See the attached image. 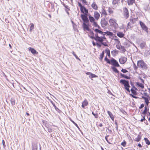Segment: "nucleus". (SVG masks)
<instances>
[{
  "label": "nucleus",
  "mask_w": 150,
  "mask_h": 150,
  "mask_svg": "<svg viewBox=\"0 0 150 150\" xmlns=\"http://www.w3.org/2000/svg\"><path fill=\"white\" fill-rule=\"evenodd\" d=\"M144 108H145V109H144V111L142 112V113L143 114L145 115L147 111V107L146 106H145Z\"/></svg>",
  "instance_id": "obj_35"
},
{
  "label": "nucleus",
  "mask_w": 150,
  "mask_h": 150,
  "mask_svg": "<svg viewBox=\"0 0 150 150\" xmlns=\"http://www.w3.org/2000/svg\"><path fill=\"white\" fill-rule=\"evenodd\" d=\"M108 136H106L105 137V139L106 140V141H107V142L109 144H110L111 143L109 142L108 139Z\"/></svg>",
  "instance_id": "obj_54"
},
{
  "label": "nucleus",
  "mask_w": 150,
  "mask_h": 150,
  "mask_svg": "<svg viewBox=\"0 0 150 150\" xmlns=\"http://www.w3.org/2000/svg\"><path fill=\"white\" fill-rule=\"evenodd\" d=\"M47 130L48 132H51L52 131V129L50 128H48L47 129Z\"/></svg>",
  "instance_id": "obj_52"
},
{
  "label": "nucleus",
  "mask_w": 150,
  "mask_h": 150,
  "mask_svg": "<svg viewBox=\"0 0 150 150\" xmlns=\"http://www.w3.org/2000/svg\"><path fill=\"white\" fill-rule=\"evenodd\" d=\"M109 12L110 13H113V11L112 9H111L110 8L108 9Z\"/></svg>",
  "instance_id": "obj_53"
},
{
  "label": "nucleus",
  "mask_w": 150,
  "mask_h": 150,
  "mask_svg": "<svg viewBox=\"0 0 150 150\" xmlns=\"http://www.w3.org/2000/svg\"><path fill=\"white\" fill-rule=\"evenodd\" d=\"M81 17L84 23H87L89 21L87 17V15L81 14Z\"/></svg>",
  "instance_id": "obj_5"
},
{
  "label": "nucleus",
  "mask_w": 150,
  "mask_h": 150,
  "mask_svg": "<svg viewBox=\"0 0 150 150\" xmlns=\"http://www.w3.org/2000/svg\"><path fill=\"white\" fill-rule=\"evenodd\" d=\"M142 98L144 100L146 104L147 105H148L149 103V101L148 99L144 96H142Z\"/></svg>",
  "instance_id": "obj_23"
},
{
  "label": "nucleus",
  "mask_w": 150,
  "mask_h": 150,
  "mask_svg": "<svg viewBox=\"0 0 150 150\" xmlns=\"http://www.w3.org/2000/svg\"><path fill=\"white\" fill-rule=\"evenodd\" d=\"M139 79L141 80V82L143 83H144V81L141 77H139Z\"/></svg>",
  "instance_id": "obj_60"
},
{
  "label": "nucleus",
  "mask_w": 150,
  "mask_h": 150,
  "mask_svg": "<svg viewBox=\"0 0 150 150\" xmlns=\"http://www.w3.org/2000/svg\"><path fill=\"white\" fill-rule=\"evenodd\" d=\"M102 16H103L104 18H105L107 15V14L105 10L104 9L103 7L102 8L100 11Z\"/></svg>",
  "instance_id": "obj_8"
},
{
  "label": "nucleus",
  "mask_w": 150,
  "mask_h": 150,
  "mask_svg": "<svg viewBox=\"0 0 150 150\" xmlns=\"http://www.w3.org/2000/svg\"><path fill=\"white\" fill-rule=\"evenodd\" d=\"M11 104L12 105H14L15 104V101L14 99L11 98L10 100Z\"/></svg>",
  "instance_id": "obj_30"
},
{
  "label": "nucleus",
  "mask_w": 150,
  "mask_h": 150,
  "mask_svg": "<svg viewBox=\"0 0 150 150\" xmlns=\"http://www.w3.org/2000/svg\"><path fill=\"white\" fill-rule=\"evenodd\" d=\"M81 12L84 13L85 15H87L88 13V10L84 6L82 8L81 11Z\"/></svg>",
  "instance_id": "obj_13"
},
{
  "label": "nucleus",
  "mask_w": 150,
  "mask_h": 150,
  "mask_svg": "<svg viewBox=\"0 0 150 150\" xmlns=\"http://www.w3.org/2000/svg\"><path fill=\"white\" fill-rule=\"evenodd\" d=\"M134 2V0H128V4L129 5H132Z\"/></svg>",
  "instance_id": "obj_29"
},
{
  "label": "nucleus",
  "mask_w": 150,
  "mask_h": 150,
  "mask_svg": "<svg viewBox=\"0 0 150 150\" xmlns=\"http://www.w3.org/2000/svg\"><path fill=\"white\" fill-rule=\"evenodd\" d=\"M29 50L33 54H35L37 52L33 48H30L29 49Z\"/></svg>",
  "instance_id": "obj_22"
},
{
  "label": "nucleus",
  "mask_w": 150,
  "mask_h": 150,
  "mask_svg": "<svg viewBox=\"0 0 150 150\" xmlns=\"http://www.w3.org/2000/svg\"><path fill=\"white\" fill-rule=\"evenodd\" d=\"M88 104V102L86 100H84L82 103V107L83 108H85V106H86Z\"/></svg>",
  "instance_id": "obj_17"
},
{
  "label": "nucleus",
  "mask_w": 150,
  "mask_h": 150,
  "mask_svg": "<svg viewBox=\"0 0 150 150\" xmlns=\"http://www.w3.org/2000/svg\"><path fill=\"white\" fill-rule=\"evenodd\" d=\"M95 31L97 33H99L101 34H102L103 33V32L102 31L98 29H95Z\"/></svg>",
  "instance_id": "obj_39"
},
{
  "label": "nucleus",
  "mask_w": 150,
  "mask_h": 150,
  "mask_svg": "<svg viewBox=\"0 0 150 150\" xmlns=\"http://www.w3.org/2000/svg\"><path fill=\"white\" fill-rule=\"evenodd\" d=\"M123 15L124 17L126 19L127 18L129 17V14L128 10L126 7L123 8Z\"/></svg>",
  "instance_id": "obj_3"
},
{
  "label": "nucleus",
  "mask_w": 150,
  "mask_h": 150,
  "mask_svg": "<svg viewBox=\"0 0 150 150\" xmlns=\"http://www.w3.org/2000/svg\"><path fill=\"white\" fill-rule=\"evenodd\" d=\"M112 69L113 70V71H115V72L116 73H118L119 72V71L117 69V68H116L115 67H112Z\"/></svg>",
  "instance_id": "obj_40"
},
{
  "label": "nucleus",
  "mask_w": 150,
  "mask_h": 150,
  "mask_svg": "<svg viewBox=\"0 0 150 150\" xmlns=\"http://www.w3.org/2000/svg\"><path fill=\"white\" fill-rule=\"evenodd\" d=\"M104 53H105L104 52V51H103L102 52L101 54L100 55V57H99V59H100V61H102L103 58L104 56Z\"/></svg>",
  "instance_id": "obj_24"
},
{
  "label": "nucleus",
  "mask_w": 150,
  "mask_h": 150,
  "mask_svg": "<svg viewBox=\"0 0 150 150\" xmlns=\"http://www.w3.org/2000/svg\"><path fill=\"white\" fill-rule=\"evenodd\" d=\"M133 65L134 69V70H136L138 68L136 66V65L134 63H133Z\"/></svg>",
  "instance_id": "obj_51"
},
{
  "label": "nucleus",
  "mask_w": 150,
  "mask_h": 150,
  "mask_svg": "<svg viewBox=\"0 0 150 150\" xmlns=\"http://www.w3.org/2000/svg\"><path fill=\"white\" fill-rule=\"evenodd\" d=\"M133 98H137L138 97H137L135 96H134L133 95H132V94H131L130 95Z\"/></svg>",
  "instance_id": "obj_62"
},
{
  "label": "nucleus",
  "mask_w": 150,
  "mask_h": 150,
  "mask_svg": "<svg viewBox=\"0 0 150 150\" xmlns=\"http://www.w3.org/2000/svg\"><path fill=\"white\" fill-rule=\"evenodd\" d=\"M72 122L78 128H79L77 124L75 122H74V121H72Z\"/></svg>",
  "instance_id": "obj_64"
},
{
  "label": "nucleus",
  "mask_w": 150,
  "mask_h": 150,
  "mask_svg": "<svg viewBox=\"0 0 150 150\" xmlns=\"http://www.w3.org/2000/svg\"><path fill=\"white\" fill-rule=\"evenodd\" d=\"M92 113L95 116L96 118H98V116L97 113H95L93 112H92Z\"/></svg>",
  "instance_id": "obj_41"
},
{
  "label": "nucleus",
  "mask_w": 150,
  "mask_h": 150,
  "mask_svg": "<svg viewBox=\"0 0 150 150\" xmlns=\"http://www.w3.org/2000/svg\"><path fill=\"white\" fill-rule=\"evenodd\" d=\"M107 113L112 120L114 121V117L112 113L109 111H108Z\"/></svg>",
  "instance_id": "obj_20"
},
{
  "label": "nucleus",
  "mask_w": 150,
  "mask_h": 150,
  "mask_svg": "<svg viewBox=\"0 0 150 150\" xmlns=\"http://www.w3.org/2000/svg\"><path fill=\"white\" fill-rule=\"evenodd\" d=\"M140 139V138H139V137H137L136 138L135 140L137 142H139V141Z\"/></svg>",
  "instance_id": "obj_55"
},
{
  "label": "nucleus",
  "mask_w": 150,
  "mask_h": 150,
  "mask_svg": "<svg viewBox=\"0 0 150 150\" xmlns=\"http://www.w3.org/2000/svg\"><path fill=\"white\" fill-rule=\"evenodd\" d=\"M78 5L79 6L80 8V10L81 11L82 9V8L84 6H82L81 3L80 2H78Z\"/></svg>",
  "instance_id": "obj_43"
},
{
  "label": "nucleus",
  "mask_w": 150,
  "mask_h": 150,
  "mask_svg": "<svg viewBox=\"0 0 150 150\" xmlns=\"http://www.w3.org/2000/svg\"><path fill=\"white\" fill-rule=\"evenodd\" d=\"M144 104H142L139 107V108L140 109H142V108L143 107H144Z\"/></svg>",
  "instance_id": "obj_57"
},
{
  "label": "nucleus",
  "mask_w": 150,
  "mask_h": 150,
  "mask_svg": "<svg viewBox=\"0 0 150 150\" xmlns=\"http://www.w3.org/2000/svg\"><path fill=\"white\" fill-rule=\"evenodd\" d=\"M101 44L102 45H104V46H106V47H108V44H107L105 42H103Z\"/></svg>",
  "instance_id": "obj_49"
},
{
  "label": "nucleus",
  "mask_w": 150,
  "mask_h": 150,
  "mask_svg": "<svg viewBox=\"0 0 150 150\" xmlns=\"http://www.w3.org/2000/svg\"><path fill=\"white\" fill-rule=\"evenodd\" d=\"M127 59L125 57H122L119 59L120 63L122 64H125L127 61Z\"/></svg>",
  "instance_id": "obj_9"
},
{
  "label": "nucleus",
  "mask_w": 150,
  "mask_h": 150,
  "mask_svg": "<svg viewBox=\"0 0 150 150\" xmlns=\"http://www.w3.org/2000/svg\"><path fill=\"white\" fill-rule=\"evenodd\" d=\"M120 75L121 76H122V77H123L125 79H130L129 77L128 76H127L126 75H125L124 74H122L121 73L120 74Z\"/></svg>",
  "instance_id": "obj_27"
},
{
  "label": "nucleus",
  "mask_w": 150,
  "mask_h": 150,
  "mask_svg": "<svg viewBox=\"0 0 150 150\" xmlns=\"http://www.w3.org/2000/svg\"><path fill=\"white\" fill-rule=\"evenodd\" d=\"M96 45L98 47H101V45L98 43H96Z\"/></svg>",
  "instance_id": "obj_61"
},
{
  "label": "nucleus",
  "mask_w": 150,
  "mask_h": 150,
  "mask_svg": "<svg viewBox=\"0 0 150 150\" xmlns=\"http://www.w3.org/2000/svg\"><path fill=\"white\" fill-rule=\"evenodd\" d=\"M96 77L97 76L96 75L93 74L91 73L90 76H89V77H90V78H93Z\"/></svg>",
  "instance_id": "obj_37"
},
{
  "label": "nucleus",
  "mask_w": 150,
  "mask_h": 150,
  "mask_svg": "<svg viewBox=\"0 0 150 150\" xmlns=\"http://www.w3.org/2000/svg\"><path fill=\"white\" fill-rule=\"evenodd\" d=\"M145 120V116H144L143 117V118L141 120H140V121L141 122H143V121H144V120Z\"/></svg>",
  "instance_id": "obj_59"
},
{
  "label": "nucleus",
  "mask_w": 150,
  "mask_h": 150,
  "mask_svg": "<svg viewBox=\"0 0 150 150\" xmlns=\"http://www.w3.org/2000/svg\"><path fill=\"white\" fill-rule=\"evenodd\" d=\"M136 84L142 88H144V84L143 83L137 82Z\"/></svg>",
  "instance_id": "obj_21"
},
{
  "label": "nucleus",
  "mask_w": 150,
  "mask_h": 150,
  "mask_svg": "<svg viewBox=\"0 0 150 150\" xmlns=\"http://www.w3.org/2000/svg\"><path fill=\"white\" fill-rule=\"evenodd\" d=\"M32 145V150H38V145L37 143H33Z\"/></svg>",
  "instance_id": "obj_12"
},
{
  "label": "nucleus",
  "mask_w": 150,
  "mask_h": 150,
  "mask_svg": "<svg viewBox=\"0 0 150 150\" xmlns=\"http://www.w3.org/2000/svg\"><path fill=\"white\" fill-rule=\"evenodd\" d=\"M137 65L138 67H140L143 69H146L147 68L146 64L142 60L138 61Z\"/></svg>",
  "instance_id": "obj_2"
},
{
  "label": "nucleus",
  "mask_w": 150,
  "mask_h": 150,
  "mask_svg": "<svg viewBox=\"0 0 150 150\" xmlns=\"http://www.w3.org/2000/svg\"><path fill=\"white\" fill-rule=\"evenodd\" d=\"M83 28L84 30H86L88 31H89L90 30V29L89 28L87 25L85 23H83Z\"/></svg>",
  "instance_id": "obj_14"
},
{
  "label": "nucleus",
  "mask_w": 150,
  "mask_h": 150,
  "mask_svg": "<svg viewBox=\"0 0 150 150\" xmlns=\"http://www.w3.org/2000/svg\"><path fill=\"white\" fill-rule=\"evenodd\" d=\"M121 71L124 73H126L128 72L126 69H122Z\"/></svg>",
  "instance_id": "obj_46"
},
{
  "label": "nucleus",
  "mask_w": 150,
  "mask_h": 150,
  "mask_svg": "<svg viewBox=\"0 0 150 150\" xmlns=\"http://www.w3.org/2000/svg\"><path fill=\"white\" fill-rule=\"evenodd\" d=\"M115 22H116V20L115 19L113 18H111L109 21V22L111 25L115 23Z\"/></svg>",
  "instance_id": "obj_19"
},
{
  "label": "nucleus",
  "mask_w": 150,
  "mask_h": 150,
  "mask_svg": "<svg viewBox=\"0 0 150 150\" xmlns=\"http://www.w3.org/2000/svg\"><path fill=\"white\" fill-rule=\"evenodd\" d=\"M117 35L118 37L120 38L123 37L125 35L123 33L121 32L117 33Z\"/></svg>",
  "instance_id": "obj_18"
},
{
  "label": "nucleus",
  "mask_w": 150,
  "mask_h": 150,
  "mask_svg": "<svg viewBox=\"0 0 150 150\" xmlns=\"http://www.w3.org/2000/svg\"><path fill=\"white\" fill-rule=\"evenodd\" d=\"M120 83L122 84L124 86L125 88L126 89L127 91L129 92L130 91L129 89V88L130 87L129 85V81H127L125 79H121L120 81Z\"/></svg>",
  "instance_id": "obj_1"
},
{
  "label": "nucleus",
  "mask_w": 150,
  "mask_h": 150,
  "mask_svg": "<svg viewBox=\"0 0 150 150\" xmlns=\"http://www.w3.org/2000/svg\"><path fill=\"white\" fill-rule=\"evenodd\" d=\"M93 23V25L95 27H97V26H98V25L97 24L96 22L94 21Z\"/></svg>",
  "instance_id": "obj_50"
},
{
  "label": "nucleus",
  "mask_w": 150,
  "mask_h": 150,
  "mask_svg": "<svg viewBox=\"0 0 150 150\" xmlns=\"http://www.w3.org/2000/svg\"><path fill=\"white\" fill-rule=\"evenodd\" d=\"M144 95L145 96H146L147 97H149V96L148 95V94H147V93H144Z\"/></svg>",
  "instance_id": "obj_63"
},
{
  "label": "nucleus",
  "mask_w": 150,
  "mask_h": 150,
  "mask_svg": "<svg viewBox=\"0 0 150 150\" xmlns=\"http://www.w3.org/2000/svg\"><path fill=\"white\" fill-rule=\"evenodd\" d=\"M106 39L105 37H98L97 39H95V40L101 43L103 42V40Z\"/></svg>",
  "instance_id": "obj_10"
},
{
  "label": "nucleus",
  "mask_w": 150,
  "mask_h": 150,
  "mask_svg": "<svg viewBox=\"0 0 150 150\" xmlns=\"http://www.w3.org/2000/svg\"><path fill=\"white\" fill-rule=\"evenodd\" d=\"M33 28H34V25L33 24H32L30 26V30H32V29H33Z\"/></svg>",
  "instance_id": "obj_58"
},
{
  "label": "nucleus",
  "mask_w": 150,
  "mask_h": 150,
  "mask_svg": "<svg viewBox=\"0 0 150 150\" xmlns=\"http://www.w3.org/2000/svg\"><path fill=\"white\" fill-rule=\"evenodd\" d=\"M104 33L108 35L112 36L113 34V33L112 32L108 31H107L105 32Z\"/></svg>",
  "instance_id": "obj_33"
},
{
  "label": "nucleus",
  "mask_w": 150,
  "mask_h": 150,
  "mask_svg": "<svg viewBox=\"0 0 150 150\" xmlns=\"http://www.w3.org/2000/svg\"><path fill=\"white\" fill-rule=\"evenodd\" d=\"M111 26H113L115 29L118 28L119 26L118 25L117 23L116 22L115 23H113Z\"/></svg>",
  "instance_id": "obj_28"
},
{
  "label": "nucleus",
  "mask_w": 150,
  "mask_h": 150,
  "mask_svg": "<svg viewBox=\"0 0 150 150\" xmlns=\"http://www.w3.org/2000/svg\"><path fill=\"white\" fill-rule=\"evenodd\" d=\"M140 24L142 29L146 32H148V28L141 21H140Z\"/></svg>",
  "instance_id": "obj_4"
},
{
  "label": "nucleus",
  "mask_w": 150,
  "mask_h": 150,
  "mask_svg": "<svg viewBox=\"0 0 150 150\" xmlns=\"http://www.w3.org/2000/svg\"><path fill=\"white\" fill-rule=\"evenodd\" d=\"M88 18L89 19L91 22L93 23L95 21V19L93 17L91 16H89Z\"/></svg>",
  "instance_id": "obj_25"
},
{
  "label": "nucleus",
  "mask_w": 150,
  "mask_h": 150,
  "mask_svg": "<svg viewBox=\"0 0 150 150\" xmlns=\"http://www.w3.org/2000/svg\"><path fill=\"white\" fill-rule=\"evenodd\" d=\"M144 140L146 144L148 145H150V142L147 138H144Z\"/></svg>",
  "instance_id": "obj_31"
},
{
  "label": "nucleus",
  "mask_w": 150,
  "mask_h": 150,
  "mask_svg": "<svg viewBox=\"0 0 150 150\" xmlns=\"http://www.w3.org/2000/svg\"><path fill=\"white\" fill-rule=\"evenodd\" d=\"M121 49L122 50V53H123L125 52L126 51V50L125 49L124 46H122V47L121 48Z\"/></svg>",
  "instance_id": "obj_47"
},
{
  "label": "nucleus",
  "mask_w": 150,
  "mask_h": 150,
  "mask_svg": "<svg viewBox=\"0 0 150 150\" xmlns=\"http://www.w3.org/2000/svg\"><path fill=\"white\" fill-rule=\"evenodd\" d=\"M2 142V144H3V146L4 147H5V146H6L5 144V141H4V140H3Z\"/></svg>",
  "instance_id": "obj_56"
},
{
  "label": "nucleus",
  "mask_w": 150,
  "mask_h": 150,
  "mask_svg": "<svg viewBox=\"0 0 150 150\" xmlns=\"http://www.w3.org/2000/svg\"><path fill=\"white\" fill-rule=\"evenodd\" d=\"M131 91L132 92V93L134 95H136L137 94V92L134 89L132 88L131 89Z\"/></svg>",
  "instance_id": "obj_36"
},
{
  "label": "nucleus",
  "mask_w": 150,
  "mask_h": 150,
  "mask_svg": "<svg viewBox=\"0 0 150 150\" xmlns=\"http://www.w3.org/2000/svg\"><path fill=\"white\" fill-rule=\"evenodd\" d=\"M111 64L115 67H119L120 66L118 62L113 58L111 59Z\"/></svg>",
  "instance_id": "obj_6"
},
{
  "label": "nucleus",
  "mask_w": 150,
  "mask_h": 150,
  "mask_svg": "<svg viewBox=\"0 0 150 150\" xmlns=\"http://www.w3.org/2000/svg\"><path fill=\"white\" fill-rule=\"evenodd\" d=\"M72 54L76 58L79 60H80V59L76 55L74 51L72 52Z\"/></svg>",
  "instance_id": "obj_38"
},
{
  "label": "nucleus",
  "mask_w": 150,
  "mask_h": 150,
  "mask_svg": "<svg viewBox=\"0 0 150 150\" xmlns=\"http://www.w3.org/2000/svg\"><path fill=\"white\" fill-rule=\"evenodd\" d=\"M101 24L102 27L104 28L108 24V23L104 18H102L101 21Z\"/></svg>",
  "instance_id": "obj_7"
},
{
  "label": "nucleus",
  "mask_w": 150,
  "mask_h": 150,
  "mask_svg": "<svg viewBox=\"0 0 150 150\" xmlns=\"http://www.w3.org/2000/svg\"><path fill=\"white\" fill-rule=\"evenodd\" d=\"M100 13L97 11H96L94 12V16L96 20H98L100 17Z\"/></svg>",
  "instance_id": "obj_11"
},
{
  "label": "nucleus",
  "mask_w": 150,
  "mask_h": 150,
  "mask_svg": "<svg viewBox=\"0 0 150 150\" xmlns=\"http://www.w3.org/2000/svg\"><path fill=\"white\" fill-rule=\"evenodd\" d=\"M146 45V42L144 41L142 42L140 44V47L142 49L144 48Z\"/></svg>",
  "instance_id": "obj_16"
},
{
  "label": "nucleus",
  "mask_w": 150,
  "mask_h": 150,
  "mask_svg": "<svg viewBox=\"0 0 150 150\" xmlns=\"http://www.w3.org/2000/svg\"><path fill=\"white\" fill-rule=\"evenodd\" d=\"M120 0H113L112 4L113 5L117 4Z\"/></svg>",
  "instance_id": "obj_32"
},
{
  "label": "nucleus",
  "mask_w": 150,
  "mask_h": 150,
  "mask_svg": "<svg viewBox=\"0 0 150 150\" xmlns=\"http://www.w3.org/2000/svg\"><path fill=\"white\" fill-rule=\"evenodd\" d=\"M122 47V46L121 45H116L117 48V49H119V50H120Z\"/></svg>",
  "instance_id": "obj_48"
},
{
  "label": "nucleus",
  "mask_w": 150,
  "mask_h": 150,
  "mask_svg": "<svg viewBox=\"0 0 150 150\" xmlns=\"http://www.w3.org/2000/svg\"><path fill=\"white\" fill-rule=\"evenodd\" d=\"M92 7L95 10H98V6L95 2H93L91 5Z\"/></svg>",
  "instance_id": "obj_15"
},
{
  "label": "nucleus",
  "mask_w": 150,
  "mask_h": 150,
  "mask_svg": "<svg viewBox=\"0 0 150 150\" xmlns=\"http://www.w3.org/2000/svg\"><path fill=\"white\" fill-rule=\"evenodd\" d=\"M126 143L125 141L124 140V141L121 143V145L124 147H125L126 146Z\"/></svg>",
  "instance_id": "obj_44"
},
{
  "label": "nucleus",
  "mask_w": 150,
  "mask_h": 150,
  "mask_svg": "<svg viewBox=\"0 0 150 150\" xmlns=\"http://www.w3.org/2000/svg\"><path fill=\"white\" fill-rule=\"evenodd\" d=\"M130 21L133 23H134L135 22V19L134 18H130Z\"/></svg>",
  "instance_id": "obj_42"
},
{
  "label": "nucleus",
  "mask_w": 150,
  "mask_h": 150,
  "mask_svg": "<svg viewBox=\"0 0 150 150\" xmlns=\"http://www.w3.org/2000/svg\"><path fill=\"white\" fill-rule=\"evenodd\" d=\"M105 52L110 57V50L108 48H106L105 50Z\"/></svg>",
  "instance_id": "obj_26"
},
{
  "label": "nucleus",
  "mask_w": 150,
  "mask_h": 150,
  "mask_svg": "<svg viewBox=\"0 0 150 150\" xmlns=\"http://www.w3.org/2000/svg\"><path fill=\"white\" fill-rule=\"evenodd\" d=\"M50 102L51 103H52V105H53V107L54 108H55V109L57 110V109H58V108H57L55 104L52 101V100H51L50 101Z\"/></svg>",
  "instance_id": "obj_45"
},
{
  "label": "nucleus",
  "mask_w": 150,
  "mask_h": 150,
  "mask_svg": "<svg viewBox=\"0 0 150 150\" xmlns=\"http://www.w3.org/2000/svg\"><path fill=\"white\" fill-rule=\"evenodd\" d=\"M105 61L107 62V63L109 64H111V60L110 61L106 57L104 59Z\"/></svg>",
  "instance_id": "obj_34"
}]
</instances>
